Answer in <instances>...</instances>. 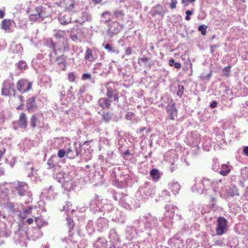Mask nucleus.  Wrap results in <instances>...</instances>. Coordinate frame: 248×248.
<instances>
[{"instance_id": "f257e3e1", "label": "nucleus", "mask_w": 248, "mask_h": 248, "mask_svg": "<svg viewBox=\"0 0 248 248\" xmlns=\"http://www.w3.org/2000/svg\"><path fill=\"white\" fill-rule=\"evenodd\" d=\"M221 180L211 181L206 178H196L192 190L199 194H206L210 193V191L212 190L216 194L218 190V183H221Z\"/></svg>"}, {"instance_id": "f03ea898", "label": "nucleus", "mask_w": 248, "mask_h": 248, "mask_svg": "<svg viewBox=\"0 0 248 248\" xmlns=\"http://www.w3.org/2000/svg\"><path fill=\"white\" fill-rule=\"evenodd\" d=\"M154 194V190L149 183L144 184L136 193L135 197L138 201H141Z\"/></svg>"}, {"instance_id": "7ed1b4c3", "label": "nucleus", "mask_w": 248, "mask_h": 248, "mask_svg": "<svg viewBox=\"0 0 248 248\" xmlns=\"http://www.w3.org/2000/svg\"><path fill=\"white\" fill-rule=\"evenodd\" d=\"M29 187L27 184L24 182L17 181L13 184L12 192L16 195L24 196L28 194Z\"/></svg>"}, {"instance_id": "20e7f679", "label": "nucleus", "mask_w": 248, "mask_h": 248, "mask_svg": "<svg viewBox=\"0 0 248 248\" xmlns=\"http://www.w3.org/2000/svg\"><path fill=\"white\" fill-rule=\"evenodd\" d=\"M1 94L5 96H15L16 89L12 80L7 79L3 82L1 89Z\"/></svg>"}, {"instance_id": "39448f33", "label": "nucleus", "mask_w": 248, "mask_h": 248, "mask_svg": "<svg viewBox=\"0 0 248 248\" xmlns=\"http://www.w3.org/2000/svg\"><path fill=\"white\" fill-rule=\"evenodd\" d=\"M164 160L170 164V169L171 172L176 169L175 164L178 161V157L173 150H170L166 153L164 155Z\"/></svg>"}, {"instance_id": "423d86ee", "label": "nucleus", "mask_w": 248, "mask_h": 248, "mask_svg": "<svg viewBox=\"0 0 248 248\" xmlns=\"http://www.w3.org/2000/svg\"><path fill=\"white\" fill-rule=\"evenodd\" d=\"M141 221L145 223V227L146 229H151L156 227L158 224L157 219L152 216L150 214H148L142 216L140 217Z\"/></svg>"}, {"instance_id": "0eeeda50", "label": "nucleus", "mask_w": 248, "mask_h": 248, "mask_svg": "<svg viewBox=\"0 0 248 248\" xmlns=\"http://www.w3.org/2000/svg\"><path fill=\"white\" fill-rule=\"evenodd\" d=\"M45 16V9L42 6H38L35 8V13L30 16L29 19L31 21L40 22L43 20Z\"/></svg>"}, {"instance_id": "6e6552de", "label": "nucleus", "mask_w": 248, "mask_h": 248, "mask_svg": "<svg viewBox=\"0 0 248 248\" xmlns=\"http://www.w3.org/2000/svg\"><path fill=\"white\" fill-rule=\"evenodd\" d=\"M106 87L107 89L106 94L108 98L111 100L113 99L114 101L118 102L119 97L114 84L113 82H109L106 85Z\"/></svg>"}, {"instance_id": "1a4fd4ad", "label": "nucleus", "mask_w": 248, "mask_h": 248, "mask_svg": "<svg viewBox=\"0 0 248 248\" xmlns=\"http://www.w3.org/2000/svg\"><path fill=\"white\" fill-rule=\"evenodd\" d=\"M217 227L216 228V234L221 235L227 231V221L223 217H219L217 220Z\"/></svg>"}, {"instance_id": "9d476101", "label": "nucleus", "mask_w": 248, "mask_h": 248, "mask_svg": "<svg viewBox=\"0 0 248 248\" xmlns=\"http://www.w3.org/2000/svg\"><path fill=\"white\" fill-rule=\"evenodd\" d=\"M32 83L25 79H21L16 83L17 90L21 93L29 91L31 89Z\"/></svg>"}, {"instance_id": "9b49d317", "label": "nucleus", "mask_w": 248, "mask_h": 248, "mask_svg": "<svg viewBox=\"0 0 248 248\" xmlns=\"http://www.w3.org/2000/svg\"><path fill=\"white\" fill-rule=\"evenodd\" d=\"M149 13L153 17H155L157 19L160 20L163 18L166 13V10L162 6L157 5L153 7Z\"/></svg>"}, {"instance_id": "f8f14e48", "label": "nucleus", "mask_w": 248, "mask_h": 248, "mask_svg": "<svg viewBox=\"0 0 248 248\" xmlns=\"http://www.w3.org/2000/svg\"><path fill=\"white\" fill-rule=\"evenodd\" d=\"M81 148L80 144H77L75 143L73 148L69 147L66 149V156L68 158L70 159H73L75 158L80 154L81 151Z\"/></svg>"}, {"instance_id": "ddd939ff", "label": "nucleus", "mask_w": 248, "mask_h": 248, "mask_svg": "<svg viewBox=\"0 0 248 248\" xmlns=\"http://www.w3.org/2000/svg\"><path fill=\"white\" fill-rule=\"evenodd\" d=\"M98 57L97 51L95 49L87 48L84 54V59L90 62L94 61Z\"/></svg>"}, {"instance_id": "4468645a", "label": "nucleus", "mask_w": 248, "mask_h": 248, "mask_svg": "<svg viewBox=\"0 0 248 248\" xmlns=\"http://www.w3.org/2000/svg\"><path fill=\"white\" fill-rule=\"evenodd\" d=\"M56 178L58 181L63 183V182H69L73 181L72 177L68 171L67 172L62 171L56 174Z\"/></svg>"}, {"instance_id": "2eb2a0df", "label": "nucleus", "mask_w": 248, "mask_h": 248, "mask_svg": "<svg viewBox=\"0 0 248 248\" xmlns=\"http://www.w3.org/2000/svg\"><path fill=\"white\" fill-rule=\"evenodd\" d=\"M200 135L196 132H192L190 136L187 138V142L189 145L194 147L198 146L200 142Z\"/></svg>"}, {"instance_id": "dca6fc26", "label": "nucleus", "mask_w": 248, "mask_h": 248, "mask_svg": "<svg viewBox=\"0 0 248 248\" xmlns=\"http://www.w3.org/2000/svg\"><path fill=\"white\" fill-rule=\"evenodd\" d=\"M165 209L166 212L164 214L165 217L166 219L168 218L169 221L171 220L174 217L177 207L175 205H167Z\"/></svg>"}, {"instance_id": "f3484780", "label": "nucleus", "mask_w": 248, "mask_h": 248, "mask_svg": "<svg viewBox=\"0 0 248 248\" xmlns=\"http://www.w3.org/2000/svg\"><path fill=\"white\" fill-rule=\"evenodd\" d=\"M121 30L120 24L117 22L112 23L109 27L108 30V33L110 36L118 34Z\"/></svg>"}, {"instance_id": "a211bd4d", "label": "nucleus", "mask_w": 248, "mask_h": 248, "mask_svg": "<svg viewBox=\"0 0 248 248\" xmlns=\"http://www.w3.org/2000/svg\"><path fill=\"white\" fill-rule=\"evenodd\" d=\"M109 238L110 239V242L112 244L111 248H115V245L118 244L120 241V239L117 234V232L114 229H112L110 231L109 233Z\"/></svg>"}, {"instance_id": "6ab92c4d", "label": "nucleus", "mask_w": 248, "mask_h": 248, "mask_svg": "<svg viewBox=\"0 0 248 248\" xmlns=\"http://www.w3.org/2000/svg\"><path fill=\"white\" fill-rule=\"evenodd\" d=\"M96 226H97L98 230L101 231L108 227V221L104 217H100L97 220Z\"/></svg>"}, {"instance_id": "aec40b11", "label": "nucleus", "mask_w": 248, "mask_h": 248, "mask_svg": "<svg viewBox=\"0 0 248 248\" xmlns=\"http://www.w3.org/2000/svg\"><path fill=\"white\" fill-rule=\"evenodd\" d=\"M112 101L108 98L104 97L100 98L98 101L99 106L102 108H108L111 103Z\"/></svg>"}, {"instance_id": "412c9836", "label": "nucleus", "mask_w": 248, "mask_h": 248, "mask_svg": "<svg viewBox=\"0 0 248 248\" xmlns=\"http://www.w3.org/2000/svg\"><path fill=\"white\" fill-rule=\"evenodd\" d=\"M36 107L35 97H32L29 98L27 102V109L29 111H31L35 109Z\"/></svg>"}, {"instance_id": "4be33fe9", "label": "nucleus", "mask_w": 248, "mask_h": 248, "mask_svg": "<svg viewBox=\"0 0 248 248\" xmlns=\"http://www.w3.org/2000/svg\"><path fill=\"white\" fill-rule=\"evenodd\" d=\"M18 124L20 127L25 128L27 126V118L25 113H21L20 115Z\"/></svg>"}, {"instance_id": "5701e85b", "label": "nucleus", "mask_w": 248, "mask_h": 248, "mask_svg": "<svg viewBox=\"0 0 248 248\" xmlns=\"http://www.w3.org/2000/svg\"><path fill=\"white\" fill-rule=\"evenodd\" d=\"M167 112L169 118L171 120H174L177 116V111L174 105L169 106L167 108Z\"/></svg>"}, {"instance_id": "b1692460", "label": "nucleus", "mask_w": 248, "mask_h": 248, "mask_svg": "<svg viewBox=\"0 0 248 248\" xmlns=\"http://www.w3.org/2000/svg\"><path fill=\"white\" fill-rule=\"evenodd\" d=\"M169 188L171 190L174 195H176L178 193L180 186L178 183L171 182L169 184Z\"/></svg>"}, {"instance_id": "393cba45", "label": "nucleus", "mask_w": 248, "mask_h": 248, "mask_svg": "<svg viewBox=\"0 0 248 248\" xmlns=\"http://www.w3.org/2000/svg\"><path fill=\"white\" fill-rule=\"evenodd\" d=\"M59 20L62 25H67L71 22L69 15L63 14H61L59 16Z\"/></svg>"}, {"instance_id": "a878e982", "label": "nucleus", "mask_w": 248, "mask_h": 248, "mask_svg": "<svg viewBox=\"0 0 248 248\" xmlns=\"http://www.w3.org/2000/svg\"><path fill=\"white\" fill-rule=\"evenodd\" d=\"M12 25V21L10 19H5L1 22V28L6 32L11 31L10 27Z\"/></svg>"}, {"instance_id": "bb28decb", "label": "nucleus", "mask_w": 248, "mask_h": 248, "mask_svg": "<svg viewBox=\"0 0 248 248\" xmlns=\"http://www.w3.org/2000/svg\"><path fill=\"white\" fill-rule=\"evenodd\" d=\"M119 203L121 206L126 209H130V205L126 202V196L123 195H119Z\"/></svg>"}, {"instance_id": "cd10ccee", "label": "nucleus", "mask_w": 248, "mask_h": 248, "mask_svg": "<svg viewBox=\"0 0 248 248\" xmlns=\"http://www.w3.org/2000/svg\"><path fill=\"white\" fill-rule=\"evenodd\" d=\"M150 174L152 179L154 181H157L159 180L160 177V174L158 170L156 169H152L150 171Z\"/></svg>"}, {"instance_id": "c85d7f7f", "label": "nucleus", "mask_w": 248, "mask_h": 248, "mask_svg": "<svg viewBox=\"0 0 248 248\" xmlns=\"http://www.w3.org/2000/svg\"><path fill=\"white\" fill-rule=\"evenodd\" d=\"M231 167L227 164H223L221 167L219 173L223 176L227 175L231 171Z\"/></svg>"}, {"instance_id": "c756f323", "label": "nucleus", "mask_w": 248, "mask_h": 248, "mask_svg": "<svg viewBox=\"0 0 248 248\" xmlns=\"http://www.w3.org/2000/svg\"><path fill=\"white\" fill-rule=\"evenodd\" d=\"M125 13L122 10L117 9L114 12L112 15L113 17H115L118 19L123 20L124 16Z\"/></svg>"}, {"instance_id": "7c9ffc66", "label": "nucleus", "mask_w": 248, "mask_h": 248, "mask_svg": "<svg viewBox=\"0 0 248 248\" xmlns=\"http://www.w3.org/2000/svg\"><path fill=\"white\" fill-rule=\"evenodd\" d=\"M75 186L74 181L69 182H63L62 184V187L67 191H70L73 189Z\"/></svg>"}, {"instance_id": "2f4dec72", "label": "nucleus", "mask_w": 248, "mask_h": 248, "mask_svg": "<svg viewBox=\"0 0 248 248\" xmlns=\"http://www.w3.org/2000/svg\"><path fill=\"white\" fill-rule=\"evenodd\" d=\"M54 36L56 39H64V37L66 35V32L64 31L61 30H54Z\"/></svg>"}, {"instance_id": "473e14b6", "label": "nucleus", "mask_w": 248, "mask_h": 248, "mask_svg": "<svg viewBox=\"0 0 248 248\" xmlns=\"http://www.w3.org/2000/svg\"><path fill=\"white\" fill-rule=\"evenodd\" d=\"M102 117L104 121L105 122H109L111 120H115V119L113 118V114L110 112H104L102 114Z\"/></svg>"}, {"instance_id": "72a5a7b5", "label": "nucleus", "mask_w": 248, "mask_h": 248, "mask_svg": "<svg viewBox=\"0 0 248 248\" xmlns=\"http://www.w3.org/2000/svg\"><path fill=\"white\" fill-rule=\"evenodd\" d=\"M86 228L89 234H91L94 232V229L93 221L90 220L88 221Z\"/></svg>"}, {"instance_id": "f704fd0d", "label": "nucleus", "mask_w": 248, "mask_h": 248, "mask_svg": "<svg viewBox=\"0 0 248 248\" xmlns=\"http://www.w3.org/2000/svg\"><path fill=\"white\" fill-rule=\"evenodd\" d=\"M12 51L14 53L16 54H21L23 48L20 44H16L14 45L12 47Z\"/></svg>"}, {"instance_id": "c9c22d12", "label": "nucleus", "mask_w": 248, "mask_h": 248, "mask_svg": "<svg viewBox=\"0 0 248 248\" xmlns=\"http://www.w3.org/2000/svg\"><path fill=\"white\" fill-rule=\"evenodd\" d=\"M49 57L50 62L51 63H53L54 62H56L58 55L57 54L56 50H52L51 52H50L49 55Z\"/></svg>"}, {"instance_id": "e433bc0d", "label": "nucleus", "mask_w": 248, "mask_h": 248, "mask_svg": "<svg viewBox=\"0 0 248 248\" xmlns=\"http://www.w3.org/2000/svg\"><path fill=\"white\" fill-rule=\"evenodd\" d=\"M111 16H112V14L109 11H105L102 15V17L105 18L104 22L105 23H108V22H109L111 20Z\"/></svg>"}, {"instance_id": "4c0bfd02", "label": "nucleus", "mask_w": 248, "mask_h": 248, "mask_svg": "<svg viewBox=\"0 0 248 248\" xmlns=\"http://www.w3.org/2000/svg\"><path fill=\"white\" fill-rule=\"evenodd\" d=\"M11 235L10 231L6 229H0V237H8Z\"/></svg>"}, {"instance_id": "58836bf2", "label": "nucleus", "mask_w": 248, "mask_h": 248, "mask_svg": "<svg viewBox=\"0 0 248 248\" xmlns=\"http://www.w3.org/2000/svg\"><path fill=\"white\" fill-rule=\"evenodd\" d=\"M32 209V207L29 206L27 208H24L23 209V213L20 214V217L22 219H24L25 218V216H24L25 214H30L31 213V210Z\"/></svg>"}, {"instance_id": "ea45409f", "label": "nucleus", "mask_w": 248, "mask_h": 248, "mask_svg": "<svg viewBox=\"0 0 248 248\" xmlns=\"http://www.w3.org/2000/svg\"><path fill=\"white\" fill-rule=\"evenodd\" d=\"M91 19V16L90 14L86 12H84L82 13V17H81V22H84L86 21L90 20Z\"/></svg>"}, {"instance_id": "a19ab883", "label": "nucleus", "mask_w": 248, "mask_h": 248, "mask_svg": "<svg viewBox=\"0 0 248 248\" xmlns=\"http://www.w3.org/2000/svg\"><path fill=\"white\" fill-rule=\"evenodd\" d=\"M46 44L48 47L52 49V50H55V44L53 42L52 39L47 38L46 40Z\"/></svg>"}, {"instance_id": "79ce46f5", "label": "nucleus", "mask_w": 248, "mask_h": 248, "mask_svg": "<svg viewBox=\"0 0 248 248\" xmlns=\"http://www.w3.org/2000/svg\"><path fill=\"white\" fill-rule=\"evenodd\" d=\"M19 69L22 70L27 68V65L25 61H21L16 64Z\"/></svg>"}, {"instance_id": "37998d69", "label": "nucleus", "mask_w": 248, "mask_h": 248, "mask_svg": "<svg viewBox=\"0 0 248 248\" xmlns=\"http://www.w3.org/2000/svg\"><path fill=\"white\" fill-rule=\"evenodd\" d=\"M35 221L37 225L39 227H42L45 224V221L43 219L40 217H37L35 218Z\"/></svg>"}, {"instance_id": "c03bdc74", "label": "nucleus", "mask_w": 248, "mask_h": 248, "mask_svg": "<svg viewBox=\"0 0 248 248\" xmlns=\"http://www.w3.org/2000/svg\"><path fill=\"white\" fill-rule=\"evenodd\" d=\"M37 122V118L35 115H33L30 120V124L32 128L36 126Z\"/></svg>"}, {"instance_id": "a18cd8bd", "label": "nucleus", "mask_w": 248, "mask_h": 248, "mask_svg": "<svg viewBox=\"0 0 248 248\" xmlns=\"http://www.w3.org/2000/svg\"><path fill=\"white\" fill-rule=\"evenodd\" d=\"M66 57L64 55L58 56L56 62L58 64H63L65 62Z\"/></svg>"}, {"instance_id": "49530a36", "label": "nucleus", "mask_w": 248, "mask_h": 248, "mask_svg": "<svg viewBox=\"0 0 248 248\" xmlns=\"http://www.w3.org/2000/svg\"><path fill=\"white\" fill-rule=\"evenodd\" d=\"M207 28V26L202 24L199 26L198 31L201 32L202 35H205L206 33Z\"/></svg>"}, {"instance_id": "de8ad7c7", "label": "nucleus", "mask_w": 248, "mask_h": 248, "mask_svg": "<svg viewBox=\"0 0 248 248\" xmlns=\"http://www.w3.org/2000/svg\"><path fill=\"white\" fill-rule=\"evenodd\" d=\"M214 241L215 245H217V246H218L220 247H221L223 245H224V239L222 238H215Z\"/></svg>"}, {"instance_id": "09e8293b", "label": "nucleus", "mask_w": 248, "mask_h": 248, "mask_svg": "<svg viewBox=\"0 0 248 248\" xmlns=\"http://www.w3.org/2000/svg\"><path fill=\"white\" fill-rule=\"evenodd\" d=\"M62 45V47L59 48L61 51H65L68 49V45L66 40L63 39Z\"/></svg>"}, {"instance_id": "8fccbe9b", "label": "nucleus", "mask_w": 248, "mask_h": 248, "mask_svg": "<svg viewBox=\"0 0 248 248\" xmlns=\"http://www.w3.org/2000/svg\"><path fill=\"white\" fill-rule=\"evenodd\" d=\"M241 174L244 179L248 178V168H245L241 170Z\"/></svg>"}, {"instance_id": "3c124183", "label": "nucleus", "mask_w": 248, "mask_h": 248, "mask_svg": "<svg viewBox=\"0 0 248 248\" xmlns=\"http://www.w3.org/2000/svg\"><path fill=\"white\" fill-rule=\"evenodd\" d=\"M105 48L107 49L109 52H114L115 53H118L119 52L118 50L113 49L109 44H107L105 46Z\"/></svg>"}, {"instance_id": "603ef678", "label": "nucleus", "mask_w": 248, "mask_h": 248, "mask_svg": "<svg viewBox=\"0 0 248 248\" xmlns=\"http://www.w3.org/2000/svg\"><path fill=\"white\" fill-rule=\"evenodd\" d=\"M178 90L177 92V94L179 97H181L183 94V92L184 90V87L182 85H178Z\"/></svg>"}, {"instance_id": "864d4df0", "label": "nucleus", "mask_w": 248, "mask_h": 248, "mask_svg": "<svg viewBox=\"0 0 248 248\" xmlns=\"http://www.w3.org/2000/svg\"><path fill=\"white\" fill-rule=\"evenodd\" d=\"M161 196L164 197V200L167 201L170 200V195L167 190H163L161 194Z\"/></svg>"}, {"instance_id": "5fc2aeb1", "label": "nucleus", "mask_w": 248, "mask_h": 248, "mask_svg": "<svg viewBox=\"0 0 248 248\" xmlns=\"http://www.w3.org/2000/svg\"><path fill=\"white\" fill-rule=\"evenodd\" d=\"M230 72H231V67L229 66L225 67L223 69V75L226 77H228L230 75Z\"/></svg>"}, {"instance_id": "6e6d98bb", "label": "nucleus", "mask_w": 248, "mask_h": 248, "mask_svg": "<svg viewBox=\"0 0 248 248\" xmlns=\"http://www.w3.org/2000/svg\"><path fill=\"white\" fill-rule=\"evenodd\" d=\"M66 155V149H60L58 151V156L60 158L63 157Z\"/></svg>"}, {"instance_id": "4d7b16f0", "label": "nucleus", "mask_w": 248, "mask_h": 248, "mask_svg": "<svg viewBox=\"0 0 248 248\" xmlns=\"http://www.w3.org/2000/svg\"><path fill=\"white\" fill-rule=\"evenodd\" d=\"M68 79L70 82H74L76 79V76L73 72L70 73L68 75Z\"/></svg>"}, {"instance_id": "13d9d810", "label": "nucleus", "mask_w": 248, "mask_h": 248, "mask_svg": "<svg viewBox=\"0 0 248 248\" xmlns=\"http://www.w3.org/2000/svg\"><path fill=\"white\" fill-rule=\"evenodd\" d=\"M178 2L177 0H171L170 3V7L171 9H173L176 8Z\"/></svg>"}, {"instance_id": "bf43d9fd", "label": "nucleus", "mask_w": 248, "mask_h": 248, "mask_svg": "<svg viewBox=\"0 0 248 248\" xmlns=\"http://www.w3.org/2000/svg\"><path fill=\"white\" fill-rule=\"evenodd\" d=\"M193 14V11L190 10H187L186 12V16L185 17L186 20H189L190 19V16Z\"/></svg>"}, {"instance_id": "052dcab7", "label": "nucleus", "mask_w": 248, "mask_h": 248, "mask_svg": "<svg viewBox=\"0 0 248 248\" xmlns=\"http://www.w3.org/2000/svg\"><path fill=\"white\" fill-rule=\"evenodd\" d=\"M75 7V3L73 0L71 1V3L69 4L68 6L67 7V10L69 11H72Z\"/></svg>"}, {"instance_id": "680f3d73", "label": "nucleus", "mask_w": 248, "mask_h": 248, "mask_svg": "<svg viewBox=\"0 0 248 248\" xmlns=\"http://www.w3.org/2000/svg\"><path fill=\"white\" fill-rule=\"evenodd\" d=\"M91 78V75L89 73H85L82 75V79L83 80L90 79Z\"/></svg>"}, {"instance_id": "e2e57ef3", "label": "nucleus", "mask_w": 248, "mask_h": 248, "mask_svg": "<svg viewBox=\"0 0 248 248\" xmlns=\"http://www.w3.org/2000/svg\"><path fill=\"white\" fill-rule=\"evenodd\" d=\"M133 113L131 112H128L125 115V118L127 120H131L133 118Z\"/></svg>"}, {"instance_id": "0e129e2a", "label": "nucleus", "mask_w": 248, "mask_h": 248, "mask_svg": "<svg viewBox=\"0 0 248 248\" xmlns=\"http://www.w3.org/2000/svg\"><path fill=\"white\" fill-rule=\"evenodd\" d=\"M5 15V8L0 9V18H3Z\"/></svg>"}, {"instance_id": "69168bd1", "label": "nucleus", "mask_w": 248, "mask_h": 248, "mask_svg": "<svg viewBox=\"0 0 248 248\" xmlns=\"http://www.w3.org/2000/svg\"><path fill=\"white\" fill-rule=\"evenodd\" d=\"M196 0H182V3L186 5H187L189 2H193Z\"/></svg>"}, {"instance_id": "338daca9", "label": "nucleus", "mask_w": 248, "mask_h": 248, "mask_svg": "<svg viewBox=\"0 0 248 248\" xmlns=\"http://www.w3.org/2000/svg\"><path fill=\"white\" fill-rule=\"evenodd\" d=\"M47 164L49 166V168H53L54 166L52 159H48Z\"/></svg>"}, {"instance_id": "774afa93", "label": "nucleus", "mask_w": 248, "mask_h": 248, "mask_svg": "<svg viewBox=\"0 0 248 248\" xmlns=\"http://www.w3.org/2000/svg\"><path fill=\"white\" fill-rule=\"evenodd\" d=\"M243 152L246 155L248 156V146L244 148Z\"/></svg>"}]
</instances>
